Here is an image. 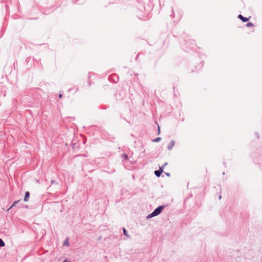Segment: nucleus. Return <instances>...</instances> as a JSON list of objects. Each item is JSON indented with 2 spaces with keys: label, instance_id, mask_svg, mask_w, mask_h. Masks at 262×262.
<instances>
[{
  "label": "nucleus",
  "instance_id": "obj_1",
  "mask_svg": "<svg viewBox=\"0 0 262 262\" xmlns=\"http://www.w3.org/2000/svg\"><path fill=\"white\" fill-rule=\"evenodd\" d=\"M163 208V207L162 206H159L158 208H156L154 212H152L151 214H149L147 217L151 218L152 217L159 215L161 212Z\"/></svg>",
  "mask_w": 262,
  "mask_h": 262
},
{
  "label": "nucleus",
  "instance_id": "obj_2",
  "mask_svg": "<svg viewBox=\"0 0 262 262\" xmlns=\"http://www.w3.org/2000/svg\"><path fill=\"white\" fill-rule=\"evenodd\" d=\"M238 18H239L240 19H241L243 22H247L250 19V18H251V16H249L248 18H247V17H244L241 14H239L238 16Z\"/></svg>",
  "mask_w": 262,
  "mask_h": 262
},
{
  "label": "nucleus",
  "instance_id": "obj_3",
  "mask_svg": "<svg viewBox=\"0 0 262 262\" xmlns=\"http://www.w3.org/2000/svg\"><path fill=\"white\" fill-rule=\"evenodd\" d=\"M175 143L173 141H171L167 145V148L169 150H171L172 149L173 146H174Z\"/></svg>",
  "mask_w": 262,
  "mask_h": 262
},
{
  "label": "nucleus",
  "instance_id": "obj_4",
  "mask_svg": "<svg viewBox=\"0 0 262 262\" xmlns=\"http://www.w3.org/2000/svg\"><path fill=\"white\" fill-rule=\"evenodd\" d=\"M163 172V170L162 169V167H160V169L158 170H156L155 171V174L156 176H157L158 177H160L162 173V172Z\"/></svg>",
  "mask_w": 262,
  "mask_h": 262
},
{
  "label": "nucleus",
  "instance_id": "obj_5",
  "mask_svg": "<svg viewBox=\"0 0 262 262\" xmlns=\"http://www.w3.org/2000/svg\"><path fill=\"white\" fill-rule=\"evenodd\" d=\"M30 196V193L29 192H26L24 198V201L27 202Z\"/></svg>",
  "mask_w": 262,
  "mask_h": 262
},
{
  "label": "nucleus",
  "instance_id": "obj_6",
  "mask_svg": "<svg viewBox=\"0 0 262 262\" xmlns=\"http://www.w3.org/2000/svg\"><path fill=\"white\" fill-rule=\"evenodd\" d=\"M0 246L1 247L5 246V243L3 242V241L1 238H0Z\"/></svg>",
  "mask_w": 262,
  "mask_h": 262
},
{
  "label": "nucleus",
  "instance_id": "obj_7",
  "mask_svg": "<svg viewBox=\"0 0 262 262\" xmlns=\"http://www.w3.org/2000/svg\"><path fill=\"white\" fill-rule=\"evenodd\" d=\"M19 202V201H14V203H13V204L11 205V206L10 207V208L8 209L9 210L10 209L12 208L13 206H14L17 203H18V202Z\"/></svg>",
  "mask_w": 262,
  "mask_h": 262
},
{
  "label": "nucleus",
  "instance_id": "obj_8",
  "mask_svg": "<svg viewBox=\"0 0 262 262\" xmlns=\"http://www.w3.org/2000/svg\"><path fill=\"white\" fill-rule=\"evenodd\" d=\"M246 26L247 27H252V26H253V25L252 23L250 22L246 24Z\"/></svg>",
  "mask_w": 262,
  "mask_h": 262
},
{
  "label": "nucleus",
  "instance_id": "obj_9",
  "mask_svg": "<svg viewBox=\"0 0 262 262\" xmlns=\"http://www.w3.org/2000/svg\"><path fill=\"white\" fill-rule=\"evenodd\" d=\"M123 233H124V234L126 236H128V235L127 234V231L125 229H123Z\"/></svg>",
  "mask_w": 262,
  "mask_h": 262
},
{
  "label": "nucleus",
  "instance_id": "obj_10",
  "mask_svg": "<svg viewBox=\"0 0 262 262\" xmlns=\"http://www.w3.org/2000/svg\"><path fill=\"white\" fill-rule=\"evenodd\" d=\"M160 140H161V138H159V137H158V138H157L155 139L154 140V142H157L159 141Z\"/></svg>",
  "mask_w": 262,
  "mask_h": 262
},
{
  "label": "nucleus",
  "instance_id": "obj_11",
  "mask_svg": "<svg viewBox=\"0 0 262 262\" xmlns=\"http://www.w3.org/2000/svg\"><path fill=\"white\" fill-rule=\"evenodd\" d=\"M123 158H124L126 159H127V156L126 155H125V154L123 155Z\"/></svg>",
  "mask_w": 262,
  "mask_h": 262
},
{
  "label": "nucleus",
  "instance_id": "obj_12",
  "mask_svg": "<svg viewBox=\"0 0 262 262\" xmlns=\"http://www.w3.org/2000/svg\"><path fill=\"white\" fill-rule=\"evenodd\" d=\"M59 98H61V97H62V95H61V94H60V95H59Z\"/></svg>",
  "mask_w": 262,
  "mask_h": 262
},
{
  "label": "nucleus",
  "instance_id": "obj_13",
  "mask_svg": "<svg viewBox=\"0 0 262 262\" xmlns=\"http://www.w3.org/2000/svg\"><path fill=\"white\" fill-rule=\"evenodd\" d=\"M63 262H70L69 261H68L67 260H65L64 261H63Z\"/></svg>",
  "mask_w": 262,
  "mask_h": 262
},
{
  "label": "nucleus",
  "instance_id": "obj_14",
  "mask_svg": "<svg viewBox=\"0 0 262 262\" xmlns=\"http://www.w3.org/2000/svg\"><path fill=\"white\" fill-rule=\"evenodd\" d=\"M65 244H66V245H68V243H67V242H65Z\"/></svg>",
  "mask_w": 262,
  "mask_h": 262
},
{
  "label": "nucleus",
  "instance_id": "obj_15",
  "mask_svg": "<svg viewBox=\"0 0 262 262\" xmlns=\"http://www.w3.org/2000/svg\"><path fill=\"white\" fill-rule=\"evenodd\" d=\"M158 129H159V132L160 131V127H158Z\"/></svg>",
  "mask_w": 262,
  "mask_h": 262
}]
</instances>
